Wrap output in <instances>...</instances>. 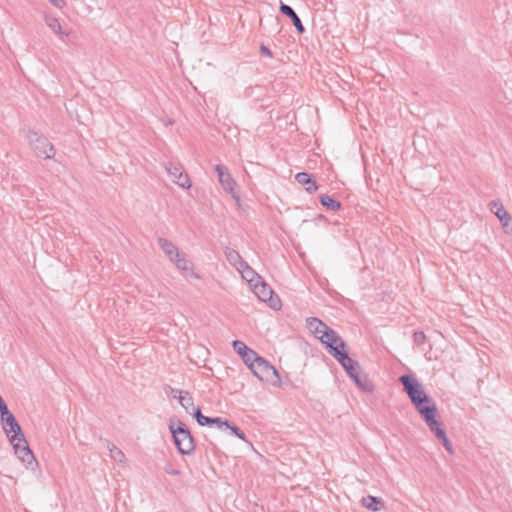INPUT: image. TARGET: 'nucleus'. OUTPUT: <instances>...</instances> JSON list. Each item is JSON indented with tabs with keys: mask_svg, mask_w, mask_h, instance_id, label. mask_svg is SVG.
<instances>
[{
	"mask_svg": "<svg viewBox=\"0 0 512 512\" xmlns=\"http://www.w3.org/2000/svg\"><path fill=\"white\" fill-rule=\"evenodd\" d=\"M412 404L423 420L437 414V407L434 400L428 396L422 385L411 375H402L399 378Z\"/></svg>",
	"mask_w": 512,
	"mask_h": 512,
	"instance_id": "1",
	"label": "nucleus"
},
{
	"mask_svg": "<svg viewBox=\"0 0 512 512\" xmlns=\"http://www.w3.org/2000/svg\"><path fill=\"white\" fill-rule=\"evenodd\" d=\"M334 358L341 364L346 373L349 375L351 379L363 390L366 392L373 391V384L366 378H361V367L359 363L350 358L347 351L344 350H335Z\"/></svg>",
	"mask_w": 512,
	"mask_h": 512,
	"instance_id": "2",
	"label": "nucleus"
},
{
	"mask_svg": "<svg viewBox=\"0 0 512 512\" xmlns=\"http://www.w3.org/2000/svg\"><path fill=\"white\" fill-rule=\"evenodd\" d=\"M169 429L179 453L183 455L191 454L195 449V444L187 425L178 420L176 423L171 422Z\"/></svg>",
	"mask_w": 512,
	"mask_h": 512,
	"instance_id": "3",
	"label": "nucleus"
},
{
	"mask_svg": "<svg viewBox=\"0 0 512 512\" xmlns=\"http://www.w3.org/2000/svg\"><path fill=\"white\" fill-rule=\"evenodd\" d=\"M27 139L31 149L39 158L50 159L55 155L54 147L49 142L48 138L39 134L36 131L28 130Z\"/></svg>",
	"mask_w": 512,
	"mask_h": 512,
	"instance_id": "4",
	"label": "nucleus"
},
{
	"mask_svg": "<svg viewBox=\"0 0 512 512\" xmlns=\"http://www.w3.org/2000/svg\"><path fill=\"white\" fill-rule=\"evenodd\" d=\"M249 368L261 381L270 382L275 385L280 380L277 369L260 356H257V359L249 364Z\"/></svg>",
	"mask_w": 512,
	"mask_h": 512,
	"instance_id": "5",
	"label": "nucleus"
},
{
	"mask_svg": "<svg viewBox=\"0 0 512 512\" xmlns=\"http://www.w3.org/2000/svg\"><path fill=\"white\" fill-rule=\"evenodd\" d=\"M1 419L2 429L9 439L10 443H14L15 440H20L25 442V435L21 429L20 424L17 419L13 415L12 412L7 414Z\"/></svg>",
	"mask_w": 512,
	"mask_h": 512,
	"instance_id": "6",
	"label": "nucleus"
},
{
	"mask_svg": "<svg viewBox=\"0 0 512 512\" xmlns=\"http://www.w3.org/2000/svg\"><path fill=\"white\" fill-rule=\"evenodd\" d=\"M318 339L329 349V352L334 357L335 350L346 349V343L342 338L330 327L323 330V333L318 336Z\"/></svg>",
	"mask_w": 512,
	"mask_h": 512,
	"instance_id": "7",
	"label": "nucleus"
},
{
	"mask_svg": "<svg viewBox=\"0 0 512 512\" xmlns=\"http://www.w3.org/2000/svg\"><path fill=\"white\" fill-rule=\"evenodd\" d=\"M255 295L263 302H268L269 306L273 309L280 308V300L278 298L274 299L272 297L273 290L271 287L265 283L262 279L259 282H256L252 286Z\"/></svg>",
	"mask_w": 512,
	"mask_h": 512,
	"instance_id": "8",
	"label": "nucleus"
},
{
	"mask_svg": "<svg viewBox=\"0 0 512 512\" xmlns=\"http://www.w3.org/2000/svg\"><path fill=\"white\" fill-rule=\"evenodd\" d=\"M215 171L218 174L219 182L221 183V186L223 187V189L225 191L231 193V195L234 199L239 200V196L234 191V186L236 185V182L231 177L227 168L221 164H217L215 166Z\"/></svg>",
	"mask_w": 512,
	"mask_h": 512,
	"instance_id": "9",
	"label": "nucleus"
},
{
	"mask_svg": "<svg viewBox=\"0 0 512 512\" xmlns=\"http://www.w3.org/2000/svg\"><path fill=\"white\" fill-rule=\"evenodd\" d=\"M13 446L15 454L18 458L25 464L31 465L36 461L35 456L32 450L29 448L28 442L25 439L24 441L15 440L14 443H11Z\"/></svg>",
	"mask_w": 512,
	"mask_h": 512,
	"instance_id": "10",
	"label": "nucleus"
},
{
	"mask_svg": "<svg viewBox=\"0 0 512 512\" xmlns=\"http://www.w3.org/2000/svg\"><path fill=\"white\" fill-rule=\"evenodd\" d=\"M232 346L248 366L251 362L257 359L258 354L250 349L244 342L240 340H234Z\"/></svg>",
	"mask_w": 512,
	"mask_h": 512,
	"instance_id": "11",
	"label": "nucleus"
},
{
	"mask_svg": "<svg viewBox=\"0 0 512 512\" xmlns=\"http://www.w3.org/2000/svg\"><path fill=\"white\" fill-rule=\"evenodd\" d=\"M280 11L283 15L290 18L293 25L295 26V29L298 33L302 34L305 31V28L301 22V19L296 14V12L293 10V8L287 4L281 3Z\"/></svg>",
	"mask_w": 512,
	"mask_h": 512,
	"instance_id": "12",
	"label": "nucleus"
},
{
	"mask_svg": "<svg viewBox=\"0 0 512 512\" xmlns=\"http://www.w3.org/2000/svg\"><path fill=\"white\" fill-rule=\"evenodd\" d=\"M297 182L302 185L308 193H313L318 189L313 176L307 172H299L295 175Z\"/></svg>",
	"mask_w": 512,
	"mask_h": 512,
	"instance_id": "13",
	"label": "nucleus"
},
{
	"mask_svg": "<svg viewBox=\"0 0 512 512\" xmlns=\"http://www.w3.org/2000/svg\"><path fill=\"white\" fill-rule=\"evenodd\" d=\"M157 242L171 262L174 260V258L179 257V249L170 240L159 237Z\"/></svg>",
	"mask_w": 512,
	"mask_h": 512,
	"instance_id": "14",
	"label": "nucleus"
},
{
	"mask_svg": "<svg viewBox=\"0 0 512 512\" xmlns=\"http://www.w3.org/2000/svg\"><path fill=\"white\" fill-rule=\"evenodd\" d=\"M238 271L241 273L242 277L251 285L255 284L256 282H259L262 278L260 275H258L249 265L247 262L244 263L243 266H241Z\"/></svg>",
	"mask_w": 512,
	"mask_h": 512,
	"instance_id": "15",
	"label": "nucleus"
},
{
	"mask_svg": "<svg viewBox=\"0 0 512 512\" xmlns=\"http://www.w3.org/2000/svg\"><path fill=\"white\" fill-rule=\"evenodd\" d=\"M362 505L371 511H380L384 508V502L381 498L368 495L361 500Z\"/></svg>",
	"mask_w": 512,
	"mask_h": 512,
	"instance_id": "16",
	"label": "nucleus"
},
{
	"mask_svg": "<svg viewBox=\"0 0 512 512\" xmlns=\"http://www.w3.org/2000/svg\"><path fill=\"white\" fill-rule=\"evenodd\" d=\"M308 329L315 335L316 338L323 333V330L328 329V326L320 319L315 317L307 318L306 320Z\"/></svg>",
	"mask_w": 512,
	"mask_h": 512,
	"instance_id": "17",
	"label": "nucleus"
},
{
	"mask_svg": "<svg viewBox=\"0 0 512 512\" xmlns=\"http://www.w3.org/2000/svg\"><path fill=\"white\" fill-rule=\"evenodd\" d=\"M179 404L185 409V411L189 414L193 415L195 411L194 400L188 391L180 392L178 396Z\"/></svg>",
	"mask_w": 512,
	"mask_h": 512,
	"instance_id": "18",
	"label": "nucleus"
},
{
	"mask_svg": "<svg viewBox=\"0 0 512 512\" xmlns=\"http://www.w3.org/2000/svg\"><path fill=\"white\" fill-rule=\"evenodd\" d=\"M225 256L227 261L234 266L237 270L244 265V261L238 251L232 248H226Z\"/></svg>",
	"mask_w": 512,
	"mask_h": 512,
	"instance_id": "19",
	"label": "nucleus"
},
{
	"mask_svg": "<svg viewBox=\"0 0 512 512\" xmlns=\"http://www.w3.org/2000/svg\"><path fill=\"white\" fill-rule=\"evenodd\" d=\"M105 447L109 450L110 457L118 462V463H124L126 460L125 454L122 450H120L118 447H116L112 442L105 439L104 440Z\"/></svg>",
	"mask_w": 512,
	"mask_h": 512,
	"instance_id": "20",
	"label": "nucleus"
},
{
	"mask_svg": "<svg viewBox=\"0 0 512 512\" xmlns=\"http://www.w3.org/2000/svg\"><path fill=\"white\" fill-rule=\"evenodd\" d=\"M46 25L59 37L68 36V33L63 31L62 26L59 20L52 16L45 17Z\"/></svg>",
	"mask_w": 512,
	"mask_h": 512,
	"instance_id": "21",
	"label": "nucleus"
},
{
	"mask_svg": "<svg viewBox=\"0 0 512 512\" xmlns=\"http://www.w3.org/2000/svg\"><path fill=\"white\" fill-rule=\"evenodd\" d=\"M320 203L331 211H337L341 208V203L338 200L326 194L320 196Z\"/></svg>",
	"mask_w": 512,
	"mask_h": 512,
	"instance_id": "22",
	"label": "nucleus"
},
{
	"mask_svg": "<svg viewBox=\"0 0 512 512\" xmlns=\"http://www.w3.org/2000/svg\"><path fill=\"white\" fill-rule=\"evenodd\" d=\"M165 169L172 180H176L183 173L184 169L180 163L169 162L165 165Z\"/></svg>",
	"mask_w": 512,
	"mask_h": 512,
	"instance_id": "23",
	"label": "nucleus"
},
{
	"mask_svg": "<svg viewBox=\"0 0 512 512\" xmlns=\"http://www.w3.org/2000/svg\"><path fill=\"white\" fill-rule=\"evenodd\" d=\"M193 416L200 426H210L213 422H216L215 420H212V417L204 416L199 407L195 409Z\"/></svg>",
	"mask_w": 512,
	"mask_h": 512,
	"instance_id": "24",
	"label": "nucleus"
},
{
	"mask_svg": "<svg viewBox=\"0 0 512 512\" xmlns=\"http://www.w3.org/2000/svg\"><path fill=\"white\" fill-rule=\"evenodd\" d=\"M490 210L498 219L502 218L504 215H506V213H508L504 205L499 201H492L490 203Z\"/></svg>",
	"mask_w": 512,
	"mask_h": 512,
	"instance_id": "25",
	"label": "nucleus"
},
{
	"mask_svg": "<svg viewBox=\"0 0 512 512\" xmlns=\"http://www.w3.org/2000/svg\"><path fill=\"white\" fill-rule=\"evenodd\" d=\"M172 262L182 271L189 270L192 266V263L188 261L182 253L179 254V257L174 258Z\"/></svg>",
	"mask_w": 512,
	"mask_h": 512,
	"instance_id": "26",
	"label": "nucleus"
},
{
	"mask_svg": "<svg viewBox=\"0 0 512 512\" xmlns=\"http://www.w3.org/2000/svg\"><path fill=\"white\" fill-rule=\"evenodd\" d=\"M436 415L432 414L430 418L424 420L432 433L442 427V423L436 419Z\"/></svg>",
	"mask_w": 512,
	"mask_h": 512,
	"instance_id": "27",
	"label": "nucleus"
},
{
	"mask_svg": "<svg viewBox=\"0 0 512 512\" xmlns=\"http://www.w3.org/2000/svg\"><path fill=\"white\" fill-rule=\"evenodd\" d=\"M174 182L179 185L181 188L189 189L191 187V182L188 177V174L183 171L181 176H179Z\"/></svg>",
	"mask_w": 512,
	"mask_h": 512,
	"instance_id": "28",
	"label": "nucleus"
},
{
	"mask_svg": "<svg viewBox=\"0 0 512 512\" xmlns=\"http://www.w3.org/2000/svg\"><path fill=\"white\" fill-rule=\"evenodd\" d=\"M227 429H230L232 434H234L239 439L246 441L245 433L237 426H235L233 423H230V427H227Z\"/></svg>",
	"mask_w": 512,
	"mask_h": 512,
	"instance_id": "29",
	"label": "nucleus"
},
{
	"mask_svg": "<svg viewBox=\"0 0 512 512\" xmlns=\"http://www.w3.org/2000/svg\"><path fill=\"white\" fill-rule=\"evenodd\" d=\"M413 341L417 345H423L426 341V335L422 331H417L413 334Z\"/></svg>",
	"mask_w": 512,
	"mask_h": 512,
	"instance_id": "30",
	"label": "nucleus"
},
{
	"mask_svg": "<svg viewBox=\"0 0 512 512\" xmlns=\"http://www.w3.org/2000/svg\"><path fill=\"white\" fill-rule=\"evenodd\" d=\"M212 420L216 421L212 424H215L219 429H223V427H230V422L228 420H223L221 417H214Z\"/></svg>",
	"mask_w": 512,
	"mask_h": 512,
	"instance_id": "31",
	"label": "nucleus"
},
{
	"mask_svg": "<svg viewBox=\"0 0 512 512\" xmlns=\"http://www.w3.org/2000/svg\"><path fill=\"white\" fill-rule=\"evenodd\" d=\"M10 413L8 406L2 396L0 395V418L7 416Z\"/></svg>",
	"mask_w": 512,
	"mask_h": 512,
	"instance_id": "32",
	"label": "nucleus"
},
{
	"mask_svg": "<svg viewBox=\"0 0 512 512\" xmlns=\"http://www.w3.org/2000/svg\"><path fill=\"white\" fill-rule=\"evenodd\" d=\"M440 442L450 454H453V446L450 440L448 439L447 435L444 438L440 439Z\"/></svg>",
	"mask_w": 512,
	"mask_h": 512,
	"instance_id": "33",
	"label": "nucleus"
},
{
	"mask_svg": "<svg viewBox=\"0 0 512 512\" xmlns=\"http://www.w3.org/2000/svg\"><path fill=\"white\" fill-rule=\"evenodd\" d=\"M499 220L504 228H508L512 222V216L509 213H506V215H504Z\"/></svg>",
	"mask_w": 512,
	"mask_h": 512,
	"instance_id": "34",
	"label": "nucleus"
},
{
	"mask_svg": "<svg viewBox=\"0 0 512 512\" xmlns=\"http://www.w3.org/2000/svg\"><path fill=\"white\" fill-rule=\"evenodd\" d=\"M260 53L262 56H266V57H270V58L273 56L271 50L263 44L260 46Z\"/></svg>",
	"mask_w": 512,
	"mask_h": 512,
	"instance_id": "35",
	"label": "nucleus"
},
{
	"mask_svg": "<svg viewBox=\"0 0 512 512\" xmlns=\"http://www.w3.org/2000/svg\"><path fill=\"white\" fill-rule=\"evenodd\" d=\"M437 439L440 441V439L444 438L446 436V432L443 429V427L439 428L437 431L434 432Z\"/></svg>",
	"mask_w": 512,
	"mask_h": 512,
	"instance_id": "36",
	"label": "nucleus"
},
{
	"mask_svg": "<svg viewBox=\"0 0 512 512\" xmlns=\"http://www.w3.org/2000/svg\"><path fill=\"white\" fill-rule=\"evenodd\" d=\"M169 392L173 395L174 398L178 399V396L180 395V392H183L182 390L173 388L171 386H168Z\"/></svg>",
	"mask_w": 512,
	"mask_h": 512,
	"instance_id": "37",
	"label": "nucleus"
},
{
	"mask_svg": "<svg viewBox=\"0 0 512 512\" xmlns=\"http://www.w3.org/2000/svg\"><path fill=\"white\" fill-rule=\"evenodd\" d=\"M55 7L62 8L65 5L64 0H49Z\"/></svg>",
	"mask_w": 512,
	"mask_h": 512,
	"instance_id": "38",
	"label": "nucleus"
},
{
	"mask_svg": "<svg viewBox=\"0 0 512 512\" xmlns=\"http://www.w3.org/2000/svg\"><path fill=\"white\" fill-rule=\"evenodd\" d=\"M165 472L170 474V475H178L179 474V471L178 470H175L173 468H165Z\"/></svg>",
	"mask_w": 512,
	"mask_h": 512,
	"instance_id": "39",
	"label": "nucleus"
},
{
	"mask_svg": "<svg viewBox=\"0 0 512 512\" xmlns=\"http://www.w3.org/2000/svg\"><path fill=\"white\" fill-rule=\"evenodd\" d=\"M511 233H512V228H511Z\"/></svg>",
	"mask_w": 512,
	"mask_h": 512,
	"instance_id": "40",
	"label": "nucleus"
}]
</instances>
